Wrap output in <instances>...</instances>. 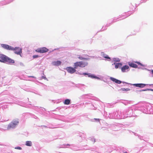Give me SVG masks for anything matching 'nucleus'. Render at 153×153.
Segmentation results:
<instances>
[{"label":"nucleus","instance_id":"obj_28","mask_svg":"<svg viewBox=\"0 0 153 153\" xmlns=\"http://www.w3.org/2000/svg\"><path fill=\"white\" fill-rule=\"evenodd\" d=\"M67 145L69 146V144H68Z\"/></svg>","mask_w":153,"mask_h":153},{"label":"nucleus","instance_id":"obj_26","mask_svg":"<svg viewBox=\"0 0 153 153\" xmlns=\"http://www.w3.org/2000/svg\"><path fill=\"white\" fill-rule=\"evenodd\" d=\"M149 86H151V85H153V84H149Z\"/></svg>","mask_w":153,"mask_h":153},{"label":"nucleus","instance_id":"obj_14","mask_svg":"<svg viewBox=\"0 0 153 153\" xmlns=\"http://www.w3.org/2000/svg\"><path fill=\"white\" fill-rule=\"evenodd\" d=\"M83 75H87L89 77H90L92 78H96L97 76H94L93 75H91L90 74L87 73H83Z\"/></svg>","mask_w":153,"mask_h":153},{"label":"nucleus","instance_id":"obj_25","mask_svg":"<svg viewBox=\"0 0 153 153\" xmlns=\"http://www.w3.org/2000/svg\"><path fill=\"white\" fill-rule=\"evenodd\" d=\"M137 63L138 64H139V65H142L141 64V63H140V62H137Z\"/></svg>","mask_w":153,"mask_h":153},{"label":"nucleus","instance_id":"obj_22","mask_svg":"<svg viewBox=\"0 0 153 153\" xmlns=\"http://www.w3.org/2000/svg\"><path fill=\"white\" fill-rule=\"evenodd\" d=\"M39 57V56L38 55H34L33 56V58H38Z\"/></svg>","mask_w":153,"mask_h":153},{"label":"nucleus","instance_id":"obj_29","mask_svg":"<svg viewBox=\"0 0 153 153\" xmlns=\"http://www.w3.org/2000/svg\"><path fill=\"white\" fill-rule=\"evenodd\" d=\"M124 153H127V152H125Z\"/></svg>","mask_w":153,"mask_h":153},{"label":"nucleus","instance_id":"obj_4","mask_svg":"<svg viewBox=\"0 0 153 153\" xmlns=\"http://www.w3.org/2000/svg\"><path fill=\"white\" fill-rule=\"evenodd\" d=\"M48 49L45 47H42L39 48L36 50V52L42 53L47 52H48Z\"/></svg>","mask_w":153,"mask_h":153},{"label":"nucleus","instance_id":"obj_16","mask_svg":"<svg viewBox=\"0 0 153 153\" xmlns=\"http://www.w3.org/2000/svg\"><path fill=\"white\" fill-rule=\"evenodd\" d=\"M70 103V100L67 99L65 100L64 102V104L65 105H69Z\"/></svg>","mask_w":153,"mask_h":153},{"label":"nucleus","instance_id":"obj_18","mask_svg":"<svg viewBox=\"0 0 153 153\" xmlns=\"http://www.w3.org/2000/svg\"><path fill=\"white\" fill-rule=\"evenodd\" d=\"M32 142L30 141H27L26 142V145L28 146H31L32 145Z\"/></svg>","mask_w":153,"mask_h":153},{"label":"nucleus","instance_id":"obj_17","mask_svg":"<svg viewBox=\"0 0 153 153\" xmlns=\"http://www.w3.org/2000/svg\"><path fill=\"white\" fill-rule=\"evenodd\" d=\"M78 58L79 59L81 60H88L89 59L88 58L82 57L80 56H79L78 57Z\"/></svg>","mask_w":153,"mask_h":153},{"label":"nucleus","instance_id":"obj_12","mask_svg":"<svg viewBox=\"0 0 153 153\" xmlns=\"http://www.w3.org/2000/svg\"><path fill=\"white\" fill-rule=\"evenodd\" d=\"M114 64L115 65V68L116 69H117L119 67H120L122 66V64L121 63H117L114 62Z\"/></svg>","mask_w":153,"mask_h":153},{"label":"nucleus","instance_id":"obj_5","mask_svg":"<svg viewBox=\"0 0 153 153\" xmlns=\"http://www.w3.org/2000/svg\"><path fill=\"white\" fill-rule=\"evenodd\" d=\"M1 46L4 49L7 50L12 51L14 50L13 47L7 45L1 44Z\"/></svg>","mask_w":153,"mask_h":153},{"label":"nucleus","instance_id":"obj_9","mask_svg":"<svg viewBox=\"0 0 153 153\" xmlns=\"http://www.w3.org/2000/svg\"><path fill=\"white\" fill-rule=\"evenodd\" d=\"M133 85L137 87L143 88L146 85V84L142 83L134 84H133Z\"/></svg>","mask_w":153,"mask_h":153},{"label":"nucleus","instance_id":"obj_1","mask_svg":"<svg viewBox=\"0 0 153 153\" xmlns=\"http://www.w3.org/2000/svg\"><path fill=\"white\" fill-rule=\"evenodd\" d=\"M88 63L87 62L83 61L76 62L74 63V67L75 68L77 69L78 67L80 68H84L87 65Z\"/></svg>","mask_w":153,"mask_h":153},{"label":"nucleus","instance_id":"obj_3","mask_svg":"<svg viewBox=\"0 0 153 153\" xmlns=\"http://www.w3.org/2000/svg\"><path fill=\"white\" fill-rule=\"evenodd\" d=\"M65 69L68 73L71 74H73L76 71V69L74 67V68L71 67H67Z\"/></svg>","mask_w":153,"mask_h":153},{"label":"nucleus","instance_id":"obj_7","mask_svg":"<svg viewBox=\"0 0 153 153\" xmlns=\"http://www.w3.org/2000/svg\"><path fill=\"white\" fill-rule=\"evenodd\" d=\"M7 56L4 54H0V62H5V61Z\"/></svg>","mask_w":153,"mask_h":153},{"label":"nucleus","instance_id":"obj_24","mask_svg":"<svg viewBox=\"0 0 153 153\" xmlns=\"http://www.w3.org/2000/svg\"><path fill=\"white\" fill-rule=\"evenodd\" d=\"M104 57L105 58L110 59V57H109V56H104Z\"/></svg>","mask_w":153,"mask_h":153},{"label":"nucleus","instance_id":"obj_23","mask_svg":"<svg viewBox=\"0 0 153 153\" xmlns=\"http://www.w3.org/2000/svg\"><path fill=\"white\" fill-rule=\"evenodd\" d=\"M94 119L96 121H97V122H99L100 121V119H99L94 118Z\"/></svg>","mask_w":153,"mask_h":153},{"label":"nucleus","instance_id":"obj_8","mask_svg":"<svg viewBox=\"0 0 153 153\" xmlns=\"http://www.w3.org/2000/svg\"><path fill=\"white\" fill-rule=\"evenodd\" d=\"M5 62H7L9 64H13L15 63L14 60L11 59L7 56L5 61Z\"/></svg>","mask_w":153,"mask_h":153},{"label":"nucleus","instance_id":"obj_21","mask_svg":"<svg viewBox=\"0 0 153 153\" xmlns=\"http://www.w3.org/2000/svg\"><path fill=\"white\" fill-rule=\"evenodd\" d=\"M15 149H19V150L22 149L21 147H19V146L16 147L15 148Z\"/></svg>","mask_w":153,"mask_h":153},{"label":"nucleus","instance_id":"obj_6","mask_svg":"<svg viewBox=\"0 0 153 153\" xmlns=\"http://www.w3.org/2000/svg\"><path fill=\"white\" fill-rule=\"evenodd\" d=\"M14 51V53L17 54L21 55L22 53V49L19 47H17L14 48V50H13Z\"/></svg>","mask_w":153,"mask_h":153},{"label":"nucleus","instance_id":"obj_20","mask_svg":"<svg viewBox=\"0 0 153 153\" xmlns=\"http://www.w3.org/2000/svg\"><path fill=\"white\" fill-rule=\"evenodd\" d=\"M153 91V89H147L145 90H143L142 91Z\"/></svg>","mask_w":153,"mask_h":153},{"label":"nucleus","instance_id":"obj_27","mask_svg":"<svg viewBox=\"0 0 153 153\" xmlns=\"http://www.w3.org/2000/svg\"><path fill=\"white\" fill-rule=\"evenodd\" d=\"M152 74H153V70H152Z\"/></svg>","mask_w":153,"mask_h":153},{"label":"nucleus","instance_id":"obj_19","mask_svg":"<svg viewBox=\"0 0 153 153\" xmlns=\"http://www.w3.org/2000/svg\"><path fill=\"white\" fill-rule=\"evenodd\" d=\"M120 90L123 91H128L130 90V89L128 88H127L126 89L124 88H122L120 89Z\"/></svg>","mask_w":153,"mask_h":153},{"label":"nucleus","instance_id":"obj_2","mask_svg":"<svg viewBox=\"0 0 153 153\" xmlns=\"http://www.w3.org/2000/svg\"><path fill=\"white\" fill-rule=\"evenodd\" d=\"M19 123V121L18 119L13 120L9 124L7 128V129L9 130L11 128H15Z\"/></svg>","mask_w":153,"mask_h":153},{"label":"nucleus","instance_id":"obj_10","mask_svg":"<svg viewBox=\"0 0 153 153\" xmlns=\"http://www.w3.org/2000/svg\"><path fill=\"white\" fill-rule=\"evenodd\" d=\"M61 62L60 61H54L52 62V64L53 65L55 66H58L61 65Z\"/></svg>","mask_w":153,"mask_h":153},{"label":"nucleus","instance_id":"obj_13","mask_svg":"<svg viewBox=\"0 0 153 153\" xmlns=\"http://www.w3.org/2000/svg\"><path fill=\"white\" fill-rule=\"evenodd\" d=\"M128 68L129 67L128 66L126 65H125L121 68L122 71L123 72H125L126 71V70L128 69Z\"/></svg>","mask_w":153,"mask_h":153},{"label":"nucleus","instance_id":"obj_11","mask_svg":"<svg viewBox=\"0 0 153 153\" xmlns=\"http://www.w3.org/2000/svg\"><path fill=\"white\" fill-rule=\"evenodd\" d=\"M111 79L112 81L114 82H115L117 83L120 84L121 82L120 81L117 79H116L115 78H114L111 77Z\"/></svg>","mask_w":153,"mask_h":153},{"label":"nucleus","instance_id":"obj_15","mask_svg":"<svg viewBox=\"0 0 153 153\" xmlns=\"http://www.w3.org/2000/svg\"><path fill=\"white\" fill-rule=\"evenodd\" d=\"M129 65L130 66H131V67H133L134 68H137V65L136 64H134V63H132V62L130 63L129 64Z\"/></svg>","mask_w":153,"mask_h":153}]
</instances>
